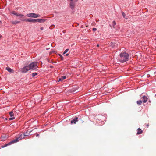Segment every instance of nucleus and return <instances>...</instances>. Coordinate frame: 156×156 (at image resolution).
<instances>
[{
  "label": "nucleus",
  "instance_id": "24",
  "mask_svg": "<svg viewBox=\"0 0 156 156\" xmlns=\"http://www.w3.org/2000/svg\"><path fill=\"white\" fill-rule=\"evenodd\" d=\"M122 15L123 17L124 18H125V16H126V15H125V13L124 12H122Z\"/></svg>",
  "mask_w": 156,
  "mask_h": 156
},
{
  "label": "nucleus",
  "instance_id": "7",
  "mask_svg": "<svg viewBox=\"0 0 156 156\" xmlns=\"http://www.w3.org/2000/svg\"><path fill=\"white\" fill-rule=\"evenodd\" d=\"M30 70L29 66H27L23 68L22 69L21 71L23 73H25Z\"/></svg>",
  "mask_w": 156,
  "mask_h": 156
},
{
  "label": "nucleus",
  "instance_id": "26",
  "mask_svg": "<svg viewBox=\"0 0 156 156\" xmlns=\"http://www.w3.org/2000/svg\"><path fill=\"white\" fill-rule=\"evenodd\" d=\"M93 31H95L97 30V29L96 28H93Z\"/></svg>",
  "mask_w": 156,
  "mask_h": 156
},
{
  "label": "nucleus",
  "instance_id": "21",
  "mask_svg": "<svg viewBox=\"0 0 156 156\" xmlns=\"http://www.w3.org/2000/svg\"><path fill=\"white\" fill-rule=\"evenodd\" d=\"M37 74V73H34L32 74V77H34L36 76Z\"/></svg>",
  "mask_w": 156,
  "mask_h": 156
},
{
  "label": "nucleus",
  "instance_id": "1",
  "mask_svg": "<svg viewBox=\"0 0 156 156\" xmlns=\"http://www.w3.org/2000/svg\"><path fill=\"white\" fill-rule=\"evenodd\" d=\"M119 56L120 58H119V61L123 63L128 60L129 55L128 53L124 52L121 53L120 54Z\"/></svg>",
  "mask_w": 156,
  "mask_h": 156
},
{
  "label": "nucleus",
  "instance_id": "27",
  "mask_svg": "<svg viewBox=\"0 0 156 156\" xmlns=\"http://www.w3.org/2000/svg\"><path fill=\"white\" fill-rule=\"evenodd\" d=\"M41 30H43V27H41Z\"/></svg>",
  "mask_w": 156,
  "mask_h": 156
},
{
  "label": "nucleus",
  "instance_id": "8",
  "mask_svg": "<svg viewBox=\"0 0 156 156\" xmlns=\"http://www.w3.org/2000/svg\"><path fill=\"white\" fill-rule=\"evenodd\" d=\"M70 6L72 9H73L75 6V3L73 1H71L70 3Z\"/></svg>",
  "mask_w": 156,
  "mask_h": 156
},
{
  "label": "nucleus",
  "instance_id": "3",
  "mask_svg": "<svg viewBox=\"0 0 156 156\" xmlns=\"http://www.w3.org/2000/svg\"><path fill=\"white\" fill-rule=\"evenodd\" d=\"M27 16L28 17L36 18L40 17V15L39 14H37L35 13H31L27 14Z\"/></svg>",
  "mask_w": 156,
  "mask_h": 156
},
{
  "label": "nucleus",
  "instance_id": "22",
  "mask_svg": "<svg viewBox=\"0 0 156 156\" xmlns=\"http://www.w3.org/2000/svg\"><path fill=\"white\" fill-rule=\"evenodd\" d=\"M17 16H20V17H23V16H24V15H22V14H21L18 13V15H17Z\"/></svg>",
  "mask_w": 156,
  "mask_h": 156
},
{
  "label": "nucleus",
  "instance_id": "30",
  "mask_svg": "<svg viewBox=\"0 0 156 156\" xmlns=\"http://www.w3.org/2000/svg\"><path fill=\"white\" fill-rule=\"evenodd\" d=\"M39 135L38 134H37L36 135V136H39Z\"/></svg>",
  "mask_w": 156,
  "mask_h": 156
},
{
  "label": "nucleus",
  "instance_id": "31",
  "mask_svg": "<svg viewBox=\"0 0 156 156\" xmlns=\"http://www.w3.org/2000/svg\"><path fill=\"white\" fill-rule=\"evenodd\" d=\"M2 37V36L1 35H0V38Z\"/></svg>",
  "mask_w": 156,
  "mask_h": 156
},
{
  "label": "nucleus",
  "instance_id": "13",
  "mask_svg": "<svg viewBox=\"0 0 156 156\" xmlns=\"http://www.w3.org/2000/svg\"><path fill=\"white\" fill-rule=\"evenodd\" d=\"M78 118H75V119H73V120H72L71 121V123L73 124H75L76 123V122H77L78 121L77 119Z\"/></svg>",
  "mask_w": 156,
  "mask_h": 156
},
{
  "label": "nucleus",
  "instance_id": "2",
  "mask_svg": "<svg viewBox=\"0 0 156 156\" xmlns=\"http://www.w3.org/2000/svg\"><path fill=\"white\" fill-rule=\"evenodd\" d=\"M37 62H33L30 64L29 66L30 69H36L37 68Z\"/></svg>",
  "mask_w": 156,
  "mask_h": 156
},
{
  "label": "nucleus",
  "instance_id": "16",
  "mask_svg": "<svg viewBox=\"0 0 156 156\" xmlns=\"http://www.w3.org/2000/svg\"><path fill=\"white\" fill-rule=\"evenodd\" d=\"M137 134H141L142 133V130L140 128H138L137 129Z\"/></svg>",
  "mask_w": 156,
  "mask_h": 156
},
{
  "label": "nucleus",
  "instance_id": "28",
  "mask_svg": "<svg viewBox=\"0 0 156 156\" xmlns=\"http://www.w3.org/2000/svg\"><path fill=\"white\" fill-rule=\"evenodd\" d=\"M2 24V22L0 20V24Z\"/></svg>",
  "mask_w": 156,
  "mask_h": 156
},
{
  "label": "nucleus",
  "instance_id": "29",
  "mask_svg": "<svg viewBox=\"0 0 156 156\" xmlns=\"http://www.w3.org/2000/svg\"><path fill=\"white\" fill-rule=\"evenodd\" d=\"M7 118H5V120H7Z\"/></svg>",
  "mask_w": 156,
  "mask_h": 156
},
{
  "label": "nucleus",
  "instance_id": "10",
  "mask_svg": "<svg viewBox=\"0 0 156 156\" xmlns=\"http://www.w3.org/2000/svg\"><path fill=\"white\" fill-rule=\"evenodd\" d=\"M9 114L11 117L16 116L15 112H13L12 111L11 112H9Z\"/></svg>",
  "mask_w": 156,
  "mask_h": 156
},
{
  "label": "nucleus",
  "instance_id": "33",
  "mask_svg": "<svg viewBox=\"0 0 156 156\" xmlns=\"http://www.w3.org/2000/svg\"><path fill=\"white\" fill-rule=\"evenodd\" d=\"M97 47H99V45L98 44V45H97Z\"/></svg>",
  "mask_w": 156,
  "mask_h": 156
},
{
  "label": "nucleus",
  "instance_id": "19",
  "mask_svg": "<svg viewBox=\"0 0 156 156\" xmlns=\"http://www.w3.org/2000/svg\"><path fill=\"white\" fill-rule=\"evenodd\" d=\"M112 26H113V28H115V26L116 25V23L115 22V21H113L112 22Z\"/></svg>",
  "mask_w": 156,
  "mask_h": 156
},
{
  "label": "nucleus",
  "instance_id": "4",
  "mask_svg": "<svg viewBox=\"0 0 156 156\" xmlns=\"http://www.w3.org/2000/svg\"><path fill=\"white\" fill-rule=\"evenodd\" d=\"M19 138H17L16 139L14 140H12V141L10 142L9 143H8L7 144H5V145H3V146H2V148L5 147H6L8 146V145H10L12 144V143H13L17 142L18 141H19Z\"/></svg>",
  "mask_w": 156,
  "mask_h": 156
},
{
  "label": "nucleus",
  "instance_id": "15",
  "mask_svg": "<svg viewBox=\"0 0 156 156\" xmlns=\"http://www.w3.org/2000/svg\"><path fill=\"white\" fill-rule=\"evenodd\" d=\"M66 78V77L65 76H62L61 78H59L58 81H62L63 80Z\"/></svg>",
  "mask_w": 156,
  "mask_h": 156
},
{
  "label": "nucleus",
  "instance_id": "17",
  "mask_svg": "<svg viewBox=\"0 0 156 156\" xmlns=\"http://www.w3.org/2000/svg\"><path fill=\"white\" fill-rule=\"evenodd\" d=\"M142 103V101L141 100L138 101H137V103L139 105H141V104Z\"/></svg>",
  "mask_w": 156,
  "mask_h": 156
},
{
  "label": "nucleus",
  "instance_id": "25",
  "mask_svg": "<svg viewBox=\"0 0 156 156\" xmlns=\"http://www.w3.org/2000/svg\"><path fill=\"white\" fill-rule=\"evenodd\" d=\"M15 118H9V121L12 120L14 119Z\"/></svg>",
  "mask_w": 156,
  "mask_h": 156
},
{
  "label": "nucleus",
  "instance_id": "6",
  "mask_svg": "<svg viewBox=\"0 0 156 156\" xmlns=\"http://www.w3.org/2000/svg\"><path fill=\"white\" fill-rule=\"evenodd\" d=\"M20 20L22 21H26L28 22H32L33 23H35L37 21V19H29L27 20H26L25 19H20Z\"/></svg>",
  "mask_w": 156,
  "mask_h": 156
},
{
  "label": "nucleus",
  "instance_id": "32",
  "mask_svg": "<svg viewBox=\"0 0 156 156\" xmlns=\"http://www.w3.org/2000/svg\"><path fill=\"white\" fill-rule=\"evenodd\" d=\"M66 56H68L69 55V54H66Z\"/></svg>",
  "mask_w": 156,
  "mask_h": 156
},
{
  "label": "nucleus",
  "instance_id": "9",
  "mask_svg": "<svg viewBox=\"0 0 156 156\" xmlns=\"http://www.w3.org/2000/svg\"><path fill=\"white\" fill-rule=\"evenodd\" d=\"M37 22H38L40 23H44L46 20V19H37Z\"/></svg>",
  "mask_w": 156,
  "mask_h": 156
},
{
  "label": "nucleus",
  "instance_id": "14",
  "mask_svg": "<svg viewBox=\"0 0 156 156\" xmlns=\"http://www.w3.org/2000/svg\"><path fill=\"white\" fill-rule=\"evenodd\" d=\"M6 69L10 73H13V70L9 67H6Z\"/></svg>",
  "mask_w": 156,
  "mask_h": 156
},
{
  "label": "nucleus",
  "instance_id": "23",
  "mask_svg": "<svg viewBox=\"0 0 156 156\" xmlns=\"http://www.w3.org/2000/svg\"><path fill=\"white\" fill-rule=\"evenodd\" d=\"M68 51H69V49H66L65 51L64 52L63 54H65Z\"/></svg>",
  "mask_w": 156,
  "mask_h": 156
},
{
  "label": "nucleus",
  "instance_id": "11",
  "mask_svg": "<svg viewBox=\"0 0 156 156\" xmlns=\"http://www.w3.org/2000/svg\"><path fill=\"white\" fill-rule=\"evenodd\" d=\"M143 101L144 103L146 102L147 100V98L146 96H144L142 97Z\"/></svg>",
  "mask_w": 156,
  "mask_h": 156
},
{
  "label": "nucleus",
  "instance_id": "18",
  "mask_svg": "<svg viewBox=\"0 0 156 156\" xmlns=\"http://www.w3.org/2000/svg\"><path fill=\"white\" fill-rule=\"evenodd\" d=\"M11 13L14 15L17 16L18 13L16 12L15 11H13L11 12Z\"/></svg>",
  "mask_w": 156,
  "mask_h": 156
},
{
  "label": "nucleus",
  "instance_id": "5",
  "mask_svg": "<svg viewBox=\"0 0 156 156\" xmlns=\"http://www.w3.org/2000/svg\"><path fill=\"white\" fill-rule=\"evenodd\" d=\"M31 131H30L29 132L27 131L23 135L22 134H21L20 136L19 137H18L17 138H19V140H21L22 138H24V136L28 135L30 133V132Z\"/></svg>",
  "mask_w": 156,
  "mask_h": 156
},
{
  "label": "nucleus",
  "instance_id": "34",
  "mask_svg": "<svg viewBox=\"0 0 156 156\" xmlns=\"http://www.w3.org/2000/svg\"><path fill=\"white\" fill-rule=\"evenodd\" d=\"M147 126L148 127V126H149V125L148 124V125H147Z\"/></svg>",
  "mask_w": 156,
  "mask_h": 156
},
{
  "label": "nucleus",
  "instance_id": "12",
  "mask_svg": "<svg viewBox=\"0 0 156 156\" xmlns=\"http://www.w3.org/2000/svg\"><path fill=\"white\" fill-rule=\"evenodd\" d=\"M11 22L12 24L14 25H15L18 23H20V21L16 20L12 21Z\"/></svg>",
  "mask_w": 156,
  "mask_h": 156
},
{
  "label": "nucleus",
  "instance_id": "20",
  "mask_svg": "<svg viewBox=\"0 0 156 156\" xmlns=\"http://www.w3.org/2000/svg\"><path fill=\"white\" fill-rule=\"evenodd\" d=\"M116 45V44L115 43H112L111 45L112 47L113 48Z\"/></svg>",
  "mask_w": 156,
  "mask_h": 156
}]
</instances>
